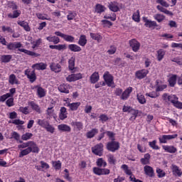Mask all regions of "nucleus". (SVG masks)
<instances>
[{"mask_svg":"<svg viewBox=\"0 0 182 182\" xmlns=\"http://www.w3.org/2000/svg\"><path fill=\"white\" fill-rule=\"evenodd\" d=\"M137 100L141 105H144V103H146V98L144 97V95L141 94L137 95Z\"/></svg>","mask_w":182,"mask_h":182,"instance_id":"680f3d73","label":"nucleus"},{"mask_svg":"<svg viewBox=\"0 0 182 182\" xmlns=\"http://www.w3.org/2000/svg\"><path fill=\"white\" fill-rule=\"evenodd\" d=\"M25 75L29 79L31 83H33L36 80V73L35 70L31 71L29 69L25 70Z\"/></svg>","mask_w":182,"mask_h":182,"instance_id":"9d476101","label":"nucleus"},{"mask_svg":"<svg viewBox=\"0 0 182 182\" xmlns=\"http://www.w3.org/2000/svg\"><path fill=\"white\" fill-rule=\"evenodd\" d=\"M9 97H12L9 93L4 94L0 97V102H3L6 100V99H9Z\"/></svg>","mask_w":182,"mask_h":182,"instance_id":"774afa93","label":"nucleus"},{"mask_svg":"<svg viewBox=\"0 0 182 182\" xmlns=\"http://www.w3.org/2000/svg\"><path fill=\"white\" fill-rule=\"evenodd\" d=\"M63 39H64L65 42H70V43H73V42H75V37L68 34H64Z\"/></svg>","mask_w":182,"mask_h":182,"instance_id":"6e6d98bb","label":"nucleus"},{"mask_svg":"<svg viewBox=\"0 0 182 182\" xmlns=\"http://www.w3.org/2000/svg\"><path fill=\"white\" fill-rule=\"evenodd\" d=\"M156 92H162V90H164L166 87H167V85L164 84H161V80H157L156 81Z\"/></svg>","mask_w":182,"mask_h":182,"instance_id":"f704fd0d","label":"nucleus"},{"mask_svg":"<svg viewBox=\"0 0 182 182\" xmlns=\"http://www.w3.org/2000/svg\"><path fill=\"white\" fill-rule=\"evenodd\" d=\"M90 36L92 39L97 41L98 43L100 42L102 39V36L99 33H90Z\"/></svg>","mask_w":182,"mask_h":182,"instance_id":"37998d69","label":"nucleus"},{"mask_svg":"<svg viewBox=\"0 0 182 182\" xmlns=\"http://www.w3.org/2000/svg\"><path fill=\"white\" fill-rule=\"evenodd\" d=\"M12 59V55H3L1 57V60L3 63H8Z\"/></svg>","mask_w":182,"mask_h":182,"instance_id":"8fccbe9b","label":"nucleus"},{"mask_svg":"<svg viewBox=\"0 0 182 182\" xmlns=\"http://www.w3.org/2000/svg\"><path fill=\"white\" fill-rule=\"evenodd\" d=\"M178 135L177 134L173 135H163L159 138V143L166 144L167 140H172V139H176Z\"/></svg>","mask_w":182,"mask_h":182,"instance_id":"9b49d317","label":"nucleus"},{"mask_svg":"<svg viewBox=\"0 0 182 182\" xmlns=\"http://www.w3.org/2000/svg\"><path fill=\"white\" fill-rule=\"evenodd\" d=\"M76 60V58L73 56L68 60V69L70 70H75V62Z\"/></svg>","mask_w":182,"mask_h":182,"instance_id":"4c0bfd02","label":"nucleus"},{"mask_svg":"<svg viewBox=\"0 0 182 182\" xmlns=\"http://www.w3.org/2000/svg\"><path fill=\"white\" fill-rule=\"evenodd\" d=\"M144 171L146 176H147L148 177H151V178H153V177H154L155 176L154 169L153 168V167L149 165H146L144 167Z\"/></svg>","mask_w":182,"mask_h":182,"instance_id":"f8f14e48","label":"nucleus"},{"mask_svg":"<svg viewBox=\"0 0 182 182\" xmlns=\"http://www.w3.org/2000/svg\"><path fill=\"white\" fill-rule=\"evenodd\" d=\"M9 83L10 85H19V80L16 78L15 74H11L9 77Z\"/></svg>","mask_w":182,"mask_h":182,"instance_id":"cd10ccee","label":"nucleus"},{"mask_svg":"<svg viewBox=\"0 0 182 182\" xmlns=\"http://www.w3.org/2000/svg\"><path fill=\"white\" fill-rule=\"evenodd\" d=\"M100 79V77L99 76V73L95 72L92 73L90 77L91 83H97V82H99V80Z\"/></svg>","mask_w":182,"mask_h":182,"instance_id":"473e14b6","label":"nucleus"},{"mask_svg":"<svg viewBox=\"0 0 182 182\" xmlns=\"http://www.w3.org/2000/svg\"><path fill=\"white\" fill-rule=\"evenodd\" d=\"M121 168H122V170H124L125 174H127V176H129L130 181L143 182V181L136 178V176H134V175L132 174V170L129 169V166H127V165H126V164L122 165Z\"/></svg>","mask_w":182,"mask_h":182,"instance_id":"20e7f679","label":"nucleus"},{"mask_svg":"<svg viewBox=\"0 0 182 182\" xmlns=\"http://www.w3.org/2000/svg\"><path fill=\"white\" fill-rule=\"evenodd\" d=\"M168 102H171L172 105H175L178 100V97L176 96V95H168Z\"/></svg>","mask_w":182,"mask_h":182,"instance_id":"a18cd8bd","label":"nucleus"},{"mask_svg":"<svg viewBox=\"0 0 182 182\" xmlns=\"http://www.w3.org/2000/svg\"><path fill=\"white\" fill-rule=\"evenodd\" d=\"M41 166L39 165H36L35 166V168H36V170H38V171H43V169L45 170H48V168H49V165L48 164V163L41 161L40 162Z\"/></svg>","mask_w":182,"mask_h":182,"instance_id":"4be33fe9","label":"nucleus"},{"mask_svg":"<svg viewBox=\"0 0 182 182\" xmlns=\"http://www.w3.org/2000/svg\"><path fill=\"white\" fill-rule=\"evenodd\" d=\"M103 79L106 83V85L108 86V87H116V85H114V77L108 71H106L103 75Z\"/></svg>","mask_w":182,"mask_h":182,"instance_id":"7ed1b4c3","label":"nucleus"},{"mask_svg":"<svg viewBox=\"0 0 182 182\" xmlns=\"http://www.w3.org/2000/svg\"><path fill=\"white\" fill-rule=\"evenodd\" d=\"M45 129L47 132H48V133H51V134L55 133V127L50 125V124H48Z\"/></svg>","mask_w":182,"mask_h":182,"instance_id":"338daca9","label":"nucleus"},{"mask_svg":"<svg viewBox=\"0 0 182 182\" xmlns=\"http://www.w3.org/2000/svg\"><path fill=\"white\" fill-rule=\"evenodd\" d=\"M33 136V134L32 133L27 132L21 136V139L24 141H26L27 140H30V139H32Z\"/></svg>","mask_w":182,"mask_h":182,"instance_id":"13d9d810","label":"nucleus"},{"mask_svg":"<svg viewBox=\"0 0 182 182\" xmlns=\"http://www.w3.org/2000/svg\"><path fill=\"white\" fill-rule=\"evenodd\" d=\"M18 25L23 28L26 32H31V27L29 26V23L25 21H18Z\"/></svg>","mask_w":182,"mask_h":182,"instance_id":"7c9ffc66","label":"nucleus"},{"mask_svg":"<svg viewBox=\"0 0 182 182\" xmlns=\"http://www.w3.org/2000/svg\"><path fill=\"white\" fill-rule=\"evenodd\" d=\"M48 124H49V122H48L45 119H38V124L39 126H41V127H43V129H45Z\"/></svg>","mask_w":182,"mask_h":182,"instance_id":"052dcab7","label":"nucleus"},{"mask_svg":"<svg viewBox=\"0 0 182 182\" xmlns=\"http://www.w3.org/2000/svg\"><path fill=\"white\" fill-rule=\"evenodd\" d=\"M129 46L132 48L133 52H139L140 50V43L136 39L129 41Z\"/></svg>","mask_w":182,"mask_h":182,"instance_id":"1a4fd4ad","label":"nucleus"},{"mask_svg":"<svg viewBox=\"0 0 182 182\" xmlns=\"http://www.w3.org/2000/svg\"><path fill=\"white\" fill-rule=\"evenodd\" d=\"M50 69L52 72H55V73L62 72V66L59 63H52L50 65Z\"/></svg>","mask_w":182,"mask_h":182,"instance_id":"6ab92c4d","label":"nucleus"},{"mask_svg":"<svg viewBox=\"0 0 182 182\" xmlns=\"http://www.w3.org/2000/svg\"><path fill=\"white\" fill-rule=\"evenodd\" d=\"M58 129L60 132H65L67 133H70L72 128L66 124H61L58 125Z\"/></svg>","mask_w":182,"mask_h":182,"instance_id":"393cba45","label":"nucleus"},{"mask_svg":"<svg viewBox=\"0 0 182 182\" xmlns=\"http://www.w3.org/2000/svg\"><path fill=\"white\" fill-rule=\"evenodd\" d=\"M154 19L160 23V22H163L166 19V16L163 14H157L154 15Z\"/></svg>","mask_w":182,"mask_h":182,"instance_id":"09e8293b","label":"nucleus"},{"mask_svg":"<svg viewBox=\"0 0 182 182\" xmlns=\"http://www.w3.org/2000/svg\"><path fill=\"white\" fill-rule=\"evenodd\" d=\"M68 49L71 52H82V48L76 44L68 45Z\"/></svg>","mask_w":182,"mask_h":182,"instance_id":"72a5a7b5","label":"nucleus"},{"mask_svg":"<svg viewBox=\"0 0 182 182\" xmlns=\"http://www.w3.org/2000/svg\"><path fill=\"white\" fill-rule=\"evenodd\" d=\"M36 89H37V96L38 97L42 98L46 96V90L39 85L36 86Z\"/></svg>","mask_w":182,"mask_h":182,"instance_id":"5701e85b","label":"nucleus"},{"mask_svg":"<svg viewBox=\"0 0 182 182\" xmlns=\"http://www.w3.org/2000/svg\"><path fill=\"white\" fill-rule=\"evenodd\" d=\"M162 149L166 153H170L171 154H173L174 153H177V148L174 146L171 145H163Z\"/></svg>","mask_w":182,"mask_h":182,"instance_id":"dca6fc26","label":"nucleus"},{"mask_svg":"<svg viewBox=\"0 0 182 182\" xmlns=\"http://www.w3.org/2000/svg\"><path fill=\"white\" fill-rule=\"evenodd\" d=\"M87 43V38L86 37V35L82 34L80 36L79 41L77 42V44L80 46H86V44Z\"/></svg>","mask_w":182,"mask_h":182,"instance_id":"bb28decb","label":"nucleus"},{"mask_svg":"<svg viewBox=\"0 0 182 182\" xmlns=\"http://www.w3.org/2000/svg\"><path fill=\"white\" fill-rule=\"evenodd\" d=\"M108 8L112 12H119V11H120L119 3L116 1H111L108 5Z\"/></svg>","mask_w":182,"mask_h":182,"instance_id":"a211bd4d","label":"nucleus"},{"mask_svg":"<svg viewBox=\"0 0 182 182\" xmlns=\"http://www.w3.org/2000/svg\"><path fill=\"white\" fill-rule=\"evenodd\" d=\"M149 147H151V149H153V150H160V146H159V145H157V141H156V140L149 141Z\"/></svg>","mask_w":182,"mask_h":182,"instance_id":"3c124183","label":"nucleus"},{"mask_svg":"<svg viewBox=\"0 0 182 182\" xmlns=\"http://www.w3.org/2000/svg\"><path fill=\"white\" fill-rule=\"evenodd\" d=\"M47 41L49 42H52L54 45H58V43H60V38L55 36H49L46 38Z\"/></svg>","mask_w":182,"mask_h":182,"instance_id":"c85d7f7f","label":"nucleus"},{"mask_svg":"<svg viewBox=\"0 0 182 182\" xmlns=\"http://www.w3.org/2000/svg\"><path fill=\"white\" fill-rule=\"evenodd\" d=\"M37 18L41 19V21H52V18L48 16V14H43L41 13L36 14Z\"/></svg>","mask_w":182,"mask_h":182,"instance_id":"c03bdc74","label":"nucleus"},{"mask_svg":"<svg viewBox=\"0 0 182 182\" xmlns=\"http://www.w3.org/2000/svg\"><path fill=\"white\" fill-rule=\"evenodd\" d=\"M132 19L134 22H140V11L137 10L132 15Z\"/></svg>","mask_w":182,"mask_h":182,"instance_id":"5fc2aeb1","label":"nucleus"},{"mask_svg":"<svg viewBox=\"0 0 182 182\" xmlns=\"http://www.w3.org/2000/svg\"><path fill=\"white\" fill-rule=\"evenodd\" d=\"M32 69L34 70H46V68H48V65L45 63H38L33 64L31 66Z\"/></svg>","mask_w":182,"mask_h":182,"instance_id":"4468645a","label":"nucleus"},{"mask_svg":"<svg viewBox=\"0 0 182 182\" xmlns=\"http://www.w3.org/2000/svg\"><path fill=\"white\" fill-rule=\"evenodd\" d=\"M156 8L158 11H160V12L166 14V15H168L169 16H171L173 15V13L171 11L167 10L166 9H164L161 6H157Z\"/></svg>","mask_w":182,"mask_h":182,"instance_id":"49530a36","label":"nucleus"},{"mask_svg":"<svg viewBox=\"0 0 182 182\" xmlns=\"http://www.w3.org/2000/svg\"><path fill=\"white\" fill-rule=\"evenodd\" d=\"M171 170L173 176H176V177H181V169L178 166H177V165L173 164L171 166Z\"/></svg>","mask_w":182,"mask_h":182,"instance_id":"412c9836","label":"nucleus"},{"mask_svg":"<svg viewBox=\"0 0 182 182\" xmlns=\"http://www.w3.org/2000/svg\"><path fill=\"white\" fill-rule=\"evenodd\" d=\"M97 166H98V167H106L107 163H106L103 159L100 158L97 161Z\"/></svg>","mask_w":182,"mask_h":182,"instance_id":"bf43d9fd","label":"nucleus"},{"mask_svg":"<svg viewBox=\"0 0 182 182\" xmlns=\"http://www.w3.org/2000/svg\"><path fill=\"white\" fill-rule=\"evenodd\" d=\"M149 74V71L146 69L139 70L136 72L135 75L137 79H144Z\"/></svg>","mask_w":182,"mask_h":182,"instance_id":"2eb2a0df","label":"nucleus"},{"mask_svg":"<svg viewBox=\"0 0 182 182\" xmlns=\"http://www.w3.org/2000/svg\"><path fill=\"white\" fill-rule=\"evenodd\" d=\"M107 150H109V151H112V153H114V151L120 149V144L118 141H116L114 140L111 141L107 143Z\"/></svg>","mask_w":182,"mask_h":182,"instance_id":"39448f33","label":"nucleus"},{"mask_svg":"<svg viewBox=\"0 0 182 182\" xmlns=\"http://www.w3.org/2000/svg\"><path fill=\"white\" fill-rule=\"evenodd\" d=\"M52 165L55 170H60V168H62V163H60V161H53Z\"/></svg>","mask_w":182,"mask_h":182,"instance_id":"4d7b16f0","label":"nucleus"},{"mask_svg":"<svg viewBox=\"0 0 182 182\" xmlns=\"http://www.w3.org/2000/svg\"><path fill=\"white\" fill-rule=\"evenodd\" d=\"M97 133H99V129L94 128V129H91L90 131H89L88 132H87L86 137H87V139H93V137L96 134H97Z\"/></svg>","mask_w":182,"mask_h":182,"instance_id":"2f4dec72","label":"nucleus"},{"mask_svg":"<svg viewBox=\"0 0 182 182\" xmlns=\"http://www.w3.org/2000/svg\"><path fill=\"white\" fill-rule=\"evenodd\" d=\"M142 19L144 22V26L146 28L154 29V28L159 27V24H157V22H156L155 21L149 20L147 19V17H143Z\"/></svg>","mask_w":182,"mask_h":182,"instance_id":"0eeeda50","label":"nucleus"},{"mask_svg":"<svg viewBox=\"0 0 182 182\" xmlns=\"http://www.w3.org/2000/svg\"><path fill=\"white\" fill-rule=\"evenodd\" d=\"M106 11V7L102 4H97L95 7V11L97 14H102V12H105Z\"/></svg>","mask_w":182,"mask_h":182,"instance_id":"864d4df0","label":"nucleus"},{"mask_svg":"<svg viewBox=\"0 0 182 182\" xmlns=\"http://www.w3.org/2000/svg\"><path fill=\"white\" fill-rule=\"evenodd\" d=\"M107 157L108 159V161L109 164H115L116 159H114V156L112 154H109L107 156Z\"/></svg>","mask_w":182,"mask_h":182,"instance_id":"69168bd1","label":"nucleus"},{"mask_svg":"<svg viewBox=\"0 0 182 182\" xmlns=\"http://www.w3.org/2000/svg\"><path fill=\"white\" fill-rule=\"evenodd\" d=\"M70 85L69 84H62L60 85L58 89L60 93H69V90H70Z\"/></svg>","mask_w":182,"mask_h":182,"instance_id":"aec40b11","label":"nucleus"},{"mask_svg":"<svg viewBox=\"0 0 182 182\" xmlns=\"http://www.w3.org/2000/svg\"><path fill=\"white\" fill-rule=\"evenodd\" d=\"M151 156L150 154H145L144 158L141 159V163L144 166H146V164H150V159Z\"/></svg>","mask_w":182,"mask_h":182,"instance_id":"c756f323","label":"nucleus"},{"mask_svg":"<svg viewBox=\"0 0 182 182\" xmlns=\"http://www.w3.org/2000/svg\"><path fill=\"white\" fill-rule=\"evenodd\" d=\"M92 151L95 156L102 157L103 156V144H98L92 148Z\"/></svg>","mask_w":182,"mask_h":182,"instance_id":"423d86ee","label":"nucleus"},{"mask_svg":"<svg viewBox=\"0 0 182 182\" xmlns=\"http://www.w3.org/2000/svg\"><path fill=\"white\" fill-rule=\"evenodd\" d=\"M83 77V75L80 73L77 74H70L66 77L67 82H76L80 80Z\"/></svg>","mask_w":182,"mask_h":182,"instance_id":"6e6552de","label":"nucleus"},{"mask_svg":"<svg viewBox=\"0 0 182 182\" xmlns=\"http://www.w3.org/2000/svg\"><path fill=\"white\" fill-rule=\"evenodd\" d=\"M9 139H14V140L17 141V143H22V140H21V135L16 132H11V137Z\"/></svg>","mask_w":182,"mask_h":182,"instance_id":"e433bc0d","label":"nucleus"},{"mask_svg":"<svg viewBox=\"0 0 182 182\" xmlns=\"http://www.w3.org/2000/svg\"><path fill=\"white\" fill-rule=\"evenodd\" d=\"M171 87H174V85H176L177 82V75H172L168 80Z\"/></svg>","mask_w":182,"mask_h":182,"instance_id":"ea45409f","label":"nucleus"},{"mask_svg":"<svg viewBox=\"0 0 182 182\" xmlns=\"http://www.w3.org/2000/svg\"><path fill=\"white\" fill-rule=\"evenodd\" d=\"M129 113L130 114H132L131 117L129 118V120L131 122H134V120H136L139 114V110L133 109Z\"/></svg>","mask_w":182,"mask_h":182,"instance_id":"79ce46f5","label":"nucleus"},{"mask_svg":"<svg viewBox=\"0 0 182 182\" xmlns=\"http://www.w3.org/2000/svg\"><path fill=\"white\" fill-rule=\"evenodd\" d=\"M80 105L81 103L78 102L64 104V106H66V107H69L70 110H71L72 112H76V110L79 109Z\"/></svg>","mask_w":182,"mask_h":182,"instance_id":"f3484780","label":"nucleus"},{"mask_svg":"<svg viewBox=\"0 0 182 182\" xmlns=\"http://www.w3.org/2000/svg\"><path fill=\"white\" fill-rule=\"evenodd\" d=\"M29 106L33 109V110H35L37 112V113H41V107L38 104L35 103V102L31 101L28 102Z\"/></svg>","mask_w":182,"mask_h":182,"instance_id":"a19ab883","label":"nucleus"},{"mask_svg":"<svg viewBox=\"0 0 182 182\" xmlns=\"http://www.w3.org/2000/svg\"><path fill=\"white\" fill-rule=\"evenodd\" d=\"M14 46L15 49H18L19 52H22L23 53H25L26 55H28V56H34V57H38L39 56V54L31 51L29 50H26L25 48H22V43L21 42H14Z\"/></svg>","mask_w":182,"mask_h":182,"instance_id":"f03ea898","label":"nucleus"},{"mask_svg":"<svg viewBox=\"0 0 182 182\" xmlns=\"http://www.w3.org/2000/svg\"><path fill=\"white\" fill-rule=\"evenodd\" d=\"M47 119H56V114H55V109H53V106L49 107L46 110Z\"/></svg>","mask_w":182,"mask_h":182,"instance_id":"b1692460","label":"nucleus"},{"mask_svg":"<svg viewBox=\"0 0 182 182\" xmlns=\"http://www.w3.org/2000/svg\"><path fill=\"white\" fill-rule=\"evenodd\" d=\"M11 98H9L6 101V105L8 106V107H12V106H15V102H14V98L12 97H10Z\"/></svg>","mask_w":182,"mask_h":182,"instance_id":"0e129e2a","label":"nucleus"},{"mask_svg":"<svg viewBox=\"0 0 182 182\" xmlns=\"http://www.w3.org/2000/svg\"><path fill=\"white\" fill-rule=\"evenodd\" d=\"M156 171L159 178H163V177H166V172L163 169L156 168Z\"/></svg>","mask_w":182,"mask_h":182,"instance_id":"603ef678","label":"nucleus"},{"mask_svg":"<svg viewBox=\"0 0 182 182\" xmlns=\"http://www.w3.org/2000/svg\"><path fill=\"white\" fill-rule=\"evenodd\" d=\"M18 149L21 150L18 156L23 157L31 153H39V147L35 141H29L27 142L22 141L21 144L18 145Z\"/></svg>","mask_w":182,"mask_h":182,"instance_id":"f257e3e1","label":"nucleus"},{"mask_svg":"<svg viewBox=\"0 0 182 182\" xmlns=\"http://www.w3.org/2000/svg\"><path fill=\"white\" fill-rule=\"evenodd\" d=\"M59 119L60 120H65V119H68V110L66 109V107H62L60 108L59 113Z\"/></svg>","mask_w":182,"mask_h":182,"instance_id":"a878e982","label":"nucleus"},{"mask_svg":"<svg viewBox=\"0 0 182 182\" xmlns=\"http://www.w3.org/2000/svg\"><path fill=\"white\" fill-rule=\"evenodd\" d=\"M133 92V87H129L122 94L120 98L122 100H127L130 97V93Z\"/></svg>","mask_w":182,"mask_h":182,"instance_id":"ddd939ff","label":"nucleus"},{"mask_svg":"<svg viewBox=\"0 0 182 182\" xmlns=\"http://www.w3.org/2000/svg\"><path fill=\"white\" fill-rule=\"evenodd\" d=\"M18 110L23 114H29V107H20Z\"/></svg>","mask_w":182,"mask_h":182,"instance_id":"e2e57ef3","label":"nucleus"},{"mask_svg":"<svg viewBox=\"0 0 182 182\" xmlns=\"http://www.w3.org/2000/svg\"><path fill=\"white\" fill-rule=\"evenodd\" d=\"M21 15V11L19 10H14L12 13L8 14V17L11 18V19H15V18H18Z\"/></svg>","mask_w":182,"mask_h":182,"instance_id":"de8ad7c7","label":"nucleus"},{"mask_svg":"<svg viewBox=\"0 0 182 182\" xmlns=\"http://www.w3.org/2000/svg\"><path fill=\"white\" fill-rule=\"evenodd\" d=\"M164 55H166V51L163 49H159L157 51V55H156L157 60L159 62H161V60H163V58H164Z\"/></svg>","mask_w":182,"mask_h":182,"instance_id":"58836bf2","label":"nucleus"},{"mask_svg":"<svg viewBox=\"0 0 182 182\" xmlns=\"http://www.w3.org/2000/svg\"><path fill=\"white\" fill-rule=\"evenodd\" d=\"M71 126H73L74 129H76L78 131H80L83 129V123L80 122H72Z\"/></svg>","mask_w":182,"mask_h":182,"instance_id":"c9c22d12","label":"nucleus"}]
</instances>
